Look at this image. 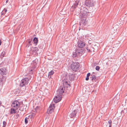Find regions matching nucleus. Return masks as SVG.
<instances>
[{"mask_svg":"<svg viewBox=\"0 0 127 127\" xmlns=\"http://www.w3.org/2000/svg\"><path fill=\"white\" fill-rule=\"evenodd\" d=\"M16 109L14 108H11V112L10 113V114H15L16 112Z\"/></svg>","mask_w":127,"mask_h":127,"instance_id":"21","label":"nucleus"},{"mask_svg":"<svg viewBox=\"0 0 127 127\" xmlns=\"http://www.w3.org/2000/svg\"><path fill=\"white\" fill-rule=\"evenodd\" d=\"M29 117L30 118H33V117L32 116V115H30L29 116Z\"/></svg>","mask_w":127,"mask_h":127,"instance_id":"41","label":"nucleus"},{"mask_svg":"<svg viewBox=\"0 0 127 127\" xmlns=\"http://www.w3.org/2000/svg\"><path fill=\"white\" fill-rule=\"evenodd\" d=\"M121 19H122V20H123V21H127V16H123L122 17V18Z\"/></svg>","mask_w":127,"mask_h":127,"instance_id":"27","label":"nucleus"},{"mask_svg":"<svg viewBox=\"0 0 127 127\" xmlns=\"http://www.w3.org/2000/svg\"><path fill=\"white\" fill-rule=\"evenodd\" d=\"M37 61H36L35 60L33 61V66L32 67V68H33V67L34 68H33V69H34L36 67V65L37 63L36 62Z\"/></svg>","mask_w":127,"mask_h":127,"instance_id":"23","label":"nucleus"},{"mask_svg":"<svg viewBox=\"0 0 127 127\" xmlns=\"http://www.w3.org/2000/svg\"><path fill=\"white\" fill-rule=\"evenodd\" d=\"M5 54V52L4 51L2 52L1 54V56H2L3 57L4 56V55Z\"/></svg>","mask_w":127,"mask_h":127,"instance_id":"30","label":"nucleus"},{"mask_svg":"<svg viewBox=\"0 0 127 127\" xmlns=\"http://www.w3.org/2000/svg\"><path fill=\"white\" fill-rule=\"evenodd\" d=\"M19 102L17 101H14L11 104V106L16 110L18 109L20 106Z\"/></svg>","mask_w":127,"mask_h":127,"instance_id":"5","label":"nucleus"},{"mask_svg":"<svg viewBox=\"0 0 127 127\" xmlns=\"http://www.w3.org/2000/svg\"><path fill=\"white\" fill-rule=\"evenodd\" d=\"M54 71L53 70H51L48 73V77L49 78V79L51 78V76L53 75L54 73Z\"/></svg>","mask_w":127,"mask_h":127,"instance_id":"19","label":"nucleus"},{"mask_svg":"<svg viewBox=\"0 0 127 127\" xmlns=\"http://www.w3.org/2000/svg\"><path fill=\"white\" fill-rule=\"evenodd\" d=\"M69 76V79L70 80H74V78L75 77V74H70Z\"/></svg>","mask_w":127,"mask_h":127,"instance_id":"16","label":"nucleus"},{"mask_svg":"<svg viewBox=\"0 0 127 127\" xmlns=\"http://www.w3.org/2000/svg\"><path fill=\"white\" fill-rule=\"evenodd\" d=\"M80 1V0H77L75 1V3L73 4L72 6V7L74 9H75L77 7L78 5L80 6V3L79 4Z\"/></svg>","mask_w":127,"mask_h":127,"instance_id":"10","label":"nucleus"},{"mask_svg":"<svg viewBox=\"0 0 127 127\" xmlns=\"http://www.w3.org/2000/svg\"><path fill=\"white\" fill-rule=\"evenodd\" d=\"M90 51V52H91L92 51H94V48L93 47H91V49Z\"/></svg>","mask_w":127,"mask_h":127,"instance_id":"33","label":"nucleus"},{"mask_svg":"<svg viewBox=\"0 0 127 127\" xmlns=\"http://www.w3.org/2000/svg\"><path fill=\"white\" fill-rule=\"evenodd\" d=\"M19 116V114H18L16 115V116L17 117Z\"/></svg>","mask_w":127,"mask_h":127,"instance_id":"45","label":"nucleus"},{"mask_svg":"<svg viewBox=\"0 0 127 127\" xmlns=\"http://www.w3.org/2000/svg\"><path fill=\"white\" fill-rule=\"evenodd\" d=\"M87 4L90 6H92L94 5V1L92 0H90L87 2Z\"/></svg>","mask_w":127,"mask_h":127,"instance_id":"15","label":"nucleus"},{"mask_svg":"<svg viewBox=\"0 0 127 127\" xmlns=\"http://www.w3.org/2000/svg\"><path fill=\"white\" fill-rule=\"evenodd\" d=\"M108 123L110 125H111L112 123V122L110 120L108 121Z\"/></svg>","mask_w":127,"mask_h":127,"instance_id":"36","label":"nucleus"},{"mask_svg":"<svg viewBox=\"0 0 127 127\" xmlns=\"http://www.w3.org/2000/svg\"><path fill=\"white\" fill-rule=\"evenodd\" d=\"M7 11V10L5 8H4L3 10L1 12V15H4Z\"/></svg>","mask_w":127,"mask_h":127,"instance_id":"25","label":"nucleus"},{"mask_svg":"<svg viewBox=\"0 0 127 127\" xmlns=\"http://www.w3.org/2000/svg\"><path fill=\"white\" fill-rule=\"evenodd\" d=\"M85 45V44L84 42L81 40H79L78 42V46L79 48H83Z\"/></svg>","mask_w":127,"mask_h":127,"instance_id":"11","label":"nucleus"},{"mask_svg":"<svg viewBox=\"0 0 127 127\" xmlns=\"http://www.w3.org/2000/svg\"><path fill=\"white\" fill-rule=\"evenodd\" d=\"M88 22L87 20H86V18L82 19L81 21L79 22V25L80 27H79V30H80V29H81L80 28V27H83L85 26L86 24H87Z\"/></svg>","mask_w":127,"mask_h":127,"instance_id":"4","label":"nucleus"},{"mask_svg":"<svg viewBox=\"0 0 127 127\" xmlns=\"http://www.w3.org/2000/svg\"><path fill=\"white\" fill-rule=\"evenodd\" d=\"M65 90V88L63 86H60L57 91V94L61 95L64 92Z\"/></svg>","mask_w":127,"mask_h":127,"instance_id":"6","label":"nucleus"},{"mask_svg":"<svg viewBox=\"0 0 127 127\" xmlns=\"http://www.w3.org/2000/svg\"><path fill=\"white\" fill-rule=\"evenodd\" d=\"M33 41L34 42V43L36 45L38 42V38L36 37L34 38L33 40Z\"/></svg>","mask_w":127,"mask_h":127,"instance_id":"22","label":"nucleus"},{"mask_svg":"<svg viewBox=\"0 0 127 127\" xmlns=\"http://www.w3.org/2000/svg\"><path fill=\"white\" fill-rule=\"evenodd\" d=\"M80 12L83 16H86L89 13L87 12V9L85 8H84L83 9H80Z\"/></svg>","mask_w":127,"mask_h":127,"instance_id":"7","label":"nucleus"},{"mask_svg":"<svg viewBox=\"0 0 127 127\" xmlns=\"http://www.w3.org/2000/svg\"><path fill=\"white\" fill-rule=\"evenodd\" d=\"M89 79V77H88L87 76L86 77V80L87 81H88Z\"/></svg>","mask_w":127,"mask_h":127,"instance_id":"40","label":"nucleus"},{"mask_svg":"<svg viewBox=\"0 0 127 127\" xmlns=\"http://www.w3.org/2000/svg\"><path fill=\"white\" fill-rule=\"evenodd\" d=\"M35 114L34 113H32L31 114V115H32V116L33 117L35 116Z\"/></svg>","mask_w":127,"mask_h":127,"instance_id":"38","label":"nucleus"},{"mask_svg":"<svg viewBox=\"0 0 127 127\" xmlns=\"http://www.w3.org/2000/svg\"><path fill=\"white\" fill-rule=\"evenodd\" d=\"M29 119L28 118H27V117H26L25 119V123L26 124H27L28 122V119Z\"/></svg>","mask_w":127,"mask_h":127,"instance_id":"31","label":"nucleus"},{"mask_svg":"<svg viewBox=\"0 0 127 127\" xmlns=\"http://www.w3.org/2000/svg\"><path fill=\"white\" fill-rule=\"evenodd\" d=\"M100 68V67L98 66H96L95 69L97 71H99Z\"/></svg>","mask_w":127,"mask_h":127,"instance_id":"32","label":"nucleus"},{"mask_svg":"<svg viewBox=\"0 0 127 127\" xmlns=\"http://www.w3.org/2000/svg\"><path fill=\"white\" fill-rule=\"evenodd\" d=\"M8 1V0H7L6 1V3H7Z\"/></svg>","mask_w":127,"mask_h":127,"instance_id":"43","label":"nucleus"},{"mask_svg":"<svg viewBox=\"0 0 127 127\" xmlns=\"http://www.w3.org/2000/svg\"><path fill=\"white\" fill-rule=\"evenodd\" d=\"M92 73H93V74H95V73H94V72H93Z\"/></svg>","mask_w":127,"mask_h":127,"instance_id":"46","label":"nucleus"},{"mask_svg":"<svg viewBox=\"0 0 127 127\" xmlns=\"http://www.w3.org/2000/svg\"><path fill=\"white\" fill-rule=\"evenodd\" d=\"M90 73H88L87 74V76L88 77H89V76L90 75Z\"/></svg>","mask_w":127,"mask_h":127,"instance_id":"39","label":"nucleus"},{"mask_svg":"<svg viewBox=\"0 0 127 127\" xmlns=\"http://www.w3.org/2000/svg\"><path fill=\"white\" fill-rule=\"evenodd\" d=\"M54 108V104H51L47 109V113L48 114L51 113L53 111Z\"/></svg>","mask_w":127,"mask_h":127,"instance_id":"8","label":"nucleus"},{"mask_svg":"<svg viewBox=\"0 0 127 127\" xmlns=\"http://www.w3.org/2000/svg\"><path fill=\"white\" fill-rule=\"evenodd\" d=\"M127 112V110L124 109V110H123L121 111V114L124 115Z\"/></svg>","mask_w":127,"mask_h":127,"instance_id":"28","label":"nucleus"},{"mask_svg":"<svg viewBox=\"0 0 127 127\" xmlns=\"http://www.w3.org/2000/svg\"><path fill=\"white\" fill-rule=\"evenodd\" d=\"M1 41L0 39V45H1Z\"/></svg>","mask_w":127,"mask_h":127,"instance_id":"42","label":"nucleus"},{"mask_svg":"<svg viewBox=\"0 0 127 127\" xmlns=\"http://www.w3.org/2000/svg\"><path fill=\"white\" fill-rule=\"evenodd\" d=\"M79 66V64L78 63H73L71 65V67L73 71H76L78 69Z\"/></svg>","mask_w":127,"mask_h":127,"instance_id":"2","label":"nucleus"},{"mask_svg":"<svg viewBox=\"0 0 127 127\" xmlns=\"http://www.w3.org/2000/svg\"><path fill=\"white\" fill-rule=\"evenodd\" d=\"M29 73L31 74H33L32 69H31L30 70Z\"/></svg>","mask_w":127,"mask_h":127,"instance_id":"35","label":"nucleus"},{"mask_svg":"<svg viewBox=\"0 0 127 127\" xmlns=\"http://www.w3.org/2000/svg\"><path fill=\"white\" fill-rule=\"evenodd\" d=\"M109 127H111V125H109Z\"/></svg>","mask_w":127,"mask_h":127,"instance_id":"44","label":"nucleus"},{"mask_svg":"<svg viewBox=\"0 0 127 127\" xmlns=\"http://www.w3.org/2000/svg\"><path fill=\"white\" fill-rule=\"evenodd\" d=\"M83 52L84 50L82 49H76L75 52L73 53V57H75L78 56H81L82 55Z\"/></svg>","mask_w":127,"mask_h":127,"instance_id":"1","label":"nucleus"},{"mask_svg":"<svg viewBox=\"0 0 127 127\" xmlns=\"http://www.w3.org/2000/svg\"><path fill=\"white\" fill-rule=\"evenodd\" d=\"M91 47L92 46L91 45H88L87 47L86 48V49L89 52H90V50Z\"/></svg>","mask_w":127,"mask_h":127,"instance_id":"26","label":"nucleus"},{"mask_svg":"<svg viewBox=\"0 0 127 127\" xmlns=\"http://www.w3.org/2000/svg\"><path fill=\"white\" fill-rule=\"evenodd\" d=\"M20 26H21V25H18V27L17 28V29H18V31H19V30L20 29L21 27Z\"/></svg>","mask_w":127,"mask_h":127,"instance_id":"34","label":"nucleus"},{"mask_svg":"<svg viewBox=\"0 0 127 127\" xmlns=\"http://www.w3.org/2000/svg\"><path fill=\"white\" fill-rule=\"evenodd\" d=\"M33 49H32V51L33 53H36L37 52L38 50V49L37 47H34L33 48Z\"/></svg>","mask_w":127,"mask_h":127,"instance_id":"20","label":"nucleus"},{"mask_svg":"<svg viewBox=\"0 0 127 127\" xmlns=\"http://www.w3.org/2000/svg\"><path fill=\"white\" fill-rule=\"evenodd\" d=\"M27 106L26 105H25L23 106L22 107L20 108L19 110L22 111H26L27 110Z\"/></svg>","mask_w":127,"mask_h":127,"instance_id":"18","label":"nucleus"},{"mask_svg":"<svg viewBox=\"0 0 127 127\" xmlns=\"http://www.w3.org/2000/svg\"><path fill=\"white\" fill-rule=\"evenodd\" d=\"M91 76H92L91 77H90V78H91V80L93 81H94L96 79V76L94 75H93L91 74Z\"/></svg>","mask_w":127,"mask_h":127,"instance_id":"24","label":"nucleus"},{"mask_svg":"<svg viewBox=\"0 0 127 127\" xmlns=\"http://www.w3.org/2000/svg\"><path fill=\"white\" fill-rule=\"evenodd\" d=\"M0 74L2 75H5L6 74V70L5 68H2L0 69Z\"/></svg>","mask_w":127,"mask_h":127,"instance_id":"14","label":"nucleus"},{"mask_svg":"<svg viewBox=\"0 0 127 127\" xmlns=\"http://www.w3.org/2000/svg\"><path fill=\"white\" fill-rule=\"evenodd\" d=\"M69 80L67 79H64L63 80V84L64 85L66 86V87H67L68 86H70V85L69 84H68Z\"/></svg>","mask_w":127,"mask_h":127,"instance_id":"12","label":"nucleus"},{"mask_svg":"<svg viewBox=\"0 0 127 127\" xmlns=\"http://www.w3.org/2000/svg\"><path fill=\"white\" fill-rule=\"evenodd\" d=\"M41 107L39 106H37L33 110V111L35 112H38L40 111Z\"/></svg>","mask_w":127,"mask_h":127,"instance_id":"17","label":"nucleus"},{"mask_svg":"<svg viewBox=\"0 0 127 127\" xmlns=\"http://www.w3.org/2000/svg\"><path fill=\"white\" fill-rule=\"evenodd\" d=\"M61 95H58L56 96L53 100L56 103L59 102L61 100Z\"/></svg>","mask_w":127,"mask_h":127,"instance_id":"9","label":"nucleus"},{"mask_svg":"<svg viewBox=\"0 0 127 127\" xmlns=\"http://www.w3.org/2000/svg\"><path fill=\"white\" fill-rule=\"evenodd\" d=\"M32 41V40H31V41H29V44L30 45H31L32 44L31 43V41Z\"/></svg>","mask_w":127,"mask_h":127,"instance_id":"37","label":"nucleus"},{"mask_svg":"<svg viewBox=\"0 0 127 127\" xmlns=\"http://www.w3.org/2000/svg\"><path fill=\"white\" fill-rule=\"evenodd\" d=\"M29 81V79L27 78H25L22 79L20 83V86L22 87L28 84Z\"/></svg>","mask_w":127,"mask_h":127,"instance_id":"3","label":"nucleus"},{"mask_svg":"<svg viewBox=\"0 0 127 127\" xmlns=\"http://www.w3.org/2000/svg\"><path fill=\"white\" fill-rule=\"evenodd\" d=\"M77 111L76 110H74L72 112L70 115V117L71 118H73L75 117L76 114L77 113Z\"/></svg>","mask_w":127,"mask_h":127,"instance_id":"13","label":"nucleus"},{"mask_svg":"<svg viewBox=\"0 0 127 127\" xmlns=\"http://www.w3.org/2000/svg\"><path fill=\"white\" fill-rule=\"evenodd\" d=\"M3 125L2 126V127H5L6 126V123L5 121H4L3 122Z\"/></svg>","mask_w":127,"mask_h":127,"instance_id":"29","label":"nucleus"}]
</instances>
